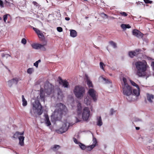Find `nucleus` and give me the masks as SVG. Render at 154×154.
<instances>
[{
	"label": "nucleus",
	"mask_w": 154,
	"mask_h": 154,
	"mask_svg": "<svg viewBox=\"0 0 154 154\" xmlns=\"http://www.w3.org/2000/svg\"><path fill=\"white\" fill-rule=\"evenodd\" d=\"M135 65L137 69L136 75L139 77H146V79L151 76L150 71H146L148 66L145 60L138 61L135 63Z\"/></svg>",
	"instance_id": "obj_1"
},
{
	"label": "nucleus",
	"mask_w": 154,
	"mask_h": 154,
	"mask_svg": "<svg viewBox=\"0 0 154 154\" xmlns=\"http://www.w3.org/2000/svg\"><path fill=\"white\" fill-rule=\"evenodd\" d=\"M56 106L57 108L55 110L51 116L52 122L60 120L63 115L66 114L67 111L66 106L61 103H57Z\"/></svg>",
	"instance_id": "obj_2"
},
{
	"label": "nucleus",
	"mask_w": 154,
	"mask_h": 154,
	"mask_svg": "<svg viewBox=\"0 0 154 154\" xmlns=\"http://www.w3.org/2000/svg\"><path fill=\"white\" fill-rule=\"evenodd\" d=\"M123 94L126 97V98L128 101L131 102L134 100L132 98V90L131 87L128 85H122Z\"/></svg>",
	"instance_id": "obj_3"
},
{
	"label": "nucleus",
	"mask_w": 154,
	"mask_h": 154,
	"mask_svg": "<svg viewBox=\"0 0 154 154\" xmlns=\"http://www.w3.org/2000/svg\"><path fill=\"white\" fill-rule=\"evenodd\" d=\"M85 88L79 86H76L74 90V93L76 97L77 98H80L83 96V94L85 93Z\"/></svg>",
	"instance_id": "obj_4"
},
{
	"label": "nucleus",
	"mask_w": 154,
	"mask_h": 154,
	"mask_svg": "<svg viewBox=\"0 0 154 154\" xmlns=\"http://www.w3.org/2000/svg\"><path fill=\"white\" fill-rule=\"evenodd\" d=\"M32 105L33 109L37 111V113L38 115H41L43 112V111L42 106L39 101L37 100H35L32 103Z\"/></svg>",
	"instance_id": "obj_5"
},
{
	"label": "nucleus",
	"mask_w": 154,
	"mask_h": 154,
	"mask_svg": "<svg viewBox=\"0 0 154 154\" xmlns=\"http://www.w3.org/2000/svg\"><path fill=\"white\" fill-rule=\"evenodd\" d=\"M45 91L48 95L51 94L54 91V86L51 84L48 83L45 84Z\"/></svg>",
	"instance_id": "obj_6"
},
{
	"label": "nucleus",
	"mask_w": 154,
	"mask_h": 154,
	"mask_svg": "<svg viewBox=\"0 0 154 154\" xmlns=\"http://www.w3.org/2000/svg\"><path fill=\"white\" fill-rule=\"evenodd\" d=\"M90 112L89 109L88 107H85L83 109L82 116L84 120L87 121L90 116Z\"/></svg>",
	"instance_id": "obj_7"
},
{
	"label": "nucleus",
	"mask_w": 154,
	"mask_h": 154,
	"mask_svg": "<svg viewBox=\"0 0 154 154\" xmlns=\"http://www.w3.org/2000/svg\"><path fill=\"white\" fill-rule=\"evenodd\" d=\"M88 93L94 102H96L97 100V96L96 95V91L93 88L89 89Z\"/></svg>",
	"instance_id": "obj_8"
},
{
	"label": "nucleus",
	"mask_w": 154,
	"mask_h": 154,
	"mask_svg": "<svg viewBox=\"0 0 154 154\" xmlns=\"http://www.w3.org/2000/svg\"><path fill=\"white\" fill-rule=\"evenodd\" d=\"M58 81L60 85H61L64 88H68L69 87V82L66 80H63L61 77L59 76Z\"/></svg>",
	"instance_id": "obj_9"
},
{
	"label": "nucleus",
	"mask_w": 154,
	"mask_h": 154,
	"mask_svg": "<svg viewBox=\"0 0 154 154\" xmlns=\"http://www.w3.org/2000/svg\"><path fill=\"white\" fill-rule=\"evenodd\" d=\"M68 129V127H67L66 123L63 124L62 127L59 129L57 130L56 131L59 134H62L65 132Z\"/></svg>",
	"instance_id": "obj_10"
},
{
	"label": "nucleus",
	"mask_w": 154,
	"mask_h": 154,
	"mask_svg": "<svg viewBox=\"0 0 154 154\" xmlns=\"http://www.w3.org/2000/svg\"><path fill=\"white\" fill-rule=\"evenodd\" d=\"M68 129V127H67L66 123L63 124L62 127L59 129L57 130L56 131L59 134H62L65 132Z\"/></svg>",
	"instance_id": "obj_11"
},
{
	"label": "nucleus",
	"mask_w": 154,
	"mask_h": 154,
	"mask_svg": "<svg viewBox=\"0 0 154 154\" xmlns=\"http://www.w3.org/2000/svg\"><path fill=\"white\" fill-rule=\"evenodd\" d=\"M141 51L139 49H136L134 51H131L128 52V55L131 58H133L134 56L138 55Z\"/></svg>",
	"instance_id": "obj_12"
},
{
	"label": "nucleus",
	"mask_w": 154,
	"mask_h": 154,
	"mask_svg": "<svg viewBox=\"0 0 154 154\" xmlns=\"http://www.w3.org/2000/svg\"><path fill=\"white\" fill-rule=\"evenodd\" d=\"M132 33L134 35L138 38L142 37L143 36V34L140 31L136 29L133 30Z\"/></svg>",
	"instance_id": "obj_13"
},
{
	"label": "nucleus",
	"mask_w": 154,
	"mask_h": 154,
	"mask_svg": "<svg viewBox=\"0 0 154 154\" xmlns=\"http://www.w3.org/2000/svg\"><path fill=\"white\" fill-rule=\"evenodd\" d=\"M96 124L99 127L101 126L103 124L102 118L100 116H97L96 118Z\"/></svg>",
	"instance_id": "obj_14"
},
{
	"label": "nucleus",
	"mask_w": 154,
	"mask_h": 154,
	"mask_svg": "<svg viewBox=\"0 0 154 154\" xmlns=\"http://www.w3.org/2000/svg\"><path fill=\"white\" fill-rule=\"evenodd\" d=\"M140 94V88H139V89H134L133 90V92L132 91V96L133 95H134L136 97H138Z\"/></svg>",
	"instance_id": "obj_15"
},
{
	"label": "nucleus",
	"mask_w": 154,
	"mask_h": 154,
	"mask_svg": "<svg viewBox=\"0 0 154 154\" xmlns=\"http://www.w3.org/2000/svg\"><path fill=\"white\" fill-rule=\"evenodd\" d=\"M44 116L45 117V122L46 125L48 126H50L51 125V123L50 121L48 115L45 114Z\"/></svg>",
	"instance_id": "obj_16"
},
{
	"label": "nucleus",
	"mask_w": 154,
	"mask_h": 154,
	"mask_svg": "<svg viewBox=\"0 0 154 154\" xmlns=\"http://www.w3.org/2000/svg\"><path fill=\"white\" fill-rule=\"evenodd\" d=\"M82 107L81 103L78 102L77 105V112L78 116H81L82 113Z\"/></svg>",
	"instance_id": "obj_17"
},
{
	"label": "nucleus",
	"mask_w": 154,
	"mask_h": 154,
	"mask_svg": "<svg viewBox=\"0 0 154 154\" xmlns=\"http://www.w3.org/2000/svg\"><path fill=\"white\" fill-rule=\"evenodd\" d=\"M154 98V96L152 94H149L148 93L147 94V99L148 101L150 103L153 102L152 100Z\"/></svg>",
	"instance_id": "obj_18"
},
{
	"label": "nucleus",
	"mask_w": 154,
	"mask_h": 154,
	"mask_svg": "<svg viewBox=\"0 0 154 154\" xmlns=\"http://www.w3.org/2000/svg\"><path fill=\"white\" fill-rule=\"evenodd\" d=\"M24 132H20L18 131L16 132L15 134L14 135L13 137L15 139L19 138V137L20 135H23L24 134Z\"/></svg>",
	"instance_id": "obj_19"
},
{
	"label": "nucleus",
	"mask_w": 154,
	"mask_h": 154,
	"mask_svg": "<svg viewBox=\"0 0 154 154\" xmlns=\"http://www.w3.org/2000/svg\"><path fill=\"white\" fill-rule=\"evenodd\" d=\"M45 94L43 91V89L41 88L40 89V97L41 100L43 101L44 102L45 101Z\"/></svg>",
	"instance_id": "obj_20"
},
{
	"label": "nucleus",
	"mask_w": 154,
	"mask_h": 154,
	"mask_svg": "<svg viewBox=\"0 0 154 154\" xmlns=\"http://www.w3.org/2000/svg\"><path fill=\"white\" fill-rule=\"evenodd\" d=\"M25 137L23 135H20L19 137V144L21 146H23L24 145V140Z\"/></svg>",
	"instance_id": "obj_21"
},
{
	"label": "nucleus",
	"mask_w": 154,
	"mask_h": 154,
	"mask_svg": "<svg viewBox=\"0 0 154 154\" xmlns=\"http://www.w3.org/2000/svg\"><path fill=\"white\" fill-rule=\"evenodd\" d=\"M70 31V36L73 38L76 37L77 36V33L76 31L73 29H71Z\"/></svg>",
	"instance_id": "obj_22"
},
{
	"label": "nucleus",
	"mask_w": 154,
	"mask_h": 154,
	"mask_svg": "<svg viewBox=\"0 0 154 154\" xmlns=\"http://www.w3.org/2000/svg\"><path fill=\"white\" fill-rule=\"evenodd\" d=\"M86 76L87 78L86 82L88 87L89 88L93 87V85L92 82L89 79L87 76L86 75Z\"/></svg>",
	"instance_id": "obj_23"
},
{
	"label": "nucleus",
	"mask_w": 154,
	"mask_h": 154,
	"mask_svg": "<svg viewBox=\"0 0 154 154\" xmlns=\"http://www.w3.org/2000/svg\"><path fill=\"white\" fill-rule=\"evenodd\" d=\"M41 46V44L38 43H33L31 45L32 47L35 49H39Z\"/></svg>",
	"instance_id": "obj_24"
},
{
	"label": "nucleus",
	"mask_w": 154,
	"mask_h": 154,
	"mask_svg": "<svg viewBox=\"0 0 154 154\" xmlns=\"http://www.w3.org/2000/svg\"><path fill=\"white\" fill-rule=\"evenodd\" d=\"M97 141L96 138L93 137V144L92 145H91V149H93L96 146L97 143Z\"/></svg>",
	"instance_id": "obj_25"
},
{
	"label": "nucleus",
	"mask_w": 154,
	"mask_h": 154,
	"mask_svg": "<svg viewBox=\"0 0 154 154\" xmlns=\"http://www.w3.org/2000/svg\"><path fill=\"white\" fill-rule=\"evenodd\" d=\"M22 101L23 102L22 105L23 106H26L27 105V103L26 100L25 99L24 96L23 95L22 96Z\"/></svg>",
	"instance_id": "obj_26"
},
{
	"label": "nucleus",
	"mask_w": 154,
	"mask_h": 154,
	"mask_svg": "<svg viewBox=\"0 0 154 154\" xmlns=\"http://www.w3.org/2000/svg\"><path fill=\"white\" fill-rule=\"evenodd\" d=\"M60 148V146L59 145H55L54 146L51 147V149L54 151H56L58 150Z\"/></svg>",
	"instance_id": "obj_27"
},
{
	"label": "nucleus",
	"mask_w": 154,
	"mask_h": 154,
	"mask_svg": "<svg viewBox=\"0 0 154 154\" xmlns=\"http://www.w3.org/2000/svg\"><path fill=\"white\" fill-rule=\"evenodd\" d=\"M84 101L85 103L87 106L90 105L91 104V101L88 97L85 98Z\"/></svg>",
	"instance_id": "obj_28"
},
{
	"label": "nucleus",
	"mask_w": 154,
	"mask_h": 154,
	"mask_svg": "<svg viewBox=\"0 0 154 154\" xmlns=\"http://www.w3.org/2000/svg\"><path fill=\"white\" fill-rule=\"evenodd\" d=\"M130 82L131 84L133 86L135 87L137 89H139V87L138 85L131 80H130Z\"/></svg>",
	"instance_id": "obj_29"
},
{
	"label": "nucleus",
	"mask_w": 154,
	"mask_h": 154,
	"mask_svg": "<svg viewBox=\"0 0 154 154\" xmlns=\"http://www.w3.org/2000/svg\"><path fill=\"white\" fill-rule=\"evenodd\" d=\"M5 5L6 6L11 7L12 5H13V3H11L9 2H8L6 0H5L4 2Z\"/></svg>",
	"instance_id": "obj_30"
},
{
	"label": "nucleus",
	"mask_w": 154,
	"mask_h": 154,
	"mask_svg": "<svg viewBox=\"0 0 154 154\" xmlns=\"http://www.w3.org/2000/svg\"><path fill=\"white\" fill-rule=\"evenodd\" d=\"M11 80L13 84H15V85H17L19 81V79L17 78H13Z\"/></svg>",
	"instance_id": "obj_31"
},
{
	"label": "nucleus",
	"mask_w": 154,
	"mask_h": 154,
	"mask_svg": "<svg viewBox=\"0 0 154 154\" xmlns=\"http://www.w3.org/2000/svg\"><path fill=\"white\" fill-rule=\"evenodd\" d=\"M58 98H62L63 97V95L62 92L61 91H59L57 93Z\"/></svg>",
	"instance_id": "obj_32"
},
{
	"label": "nucleus",
	"mask_w": 154,
	"mask_h": 154,
	"mask_svg": "<svg viewBox=\"0 0 154 154\" xmlns=\"http://www.w3.org/2000/svg\"><path fill=\"white\" fill-rule=\"evenodd\" d=\"M79 145L81 149L82 150H85L86 148V146L85 145L81 143H79Z\"/></svg>",
	"instance_id": "obj_33"
},
{
	"label": "nucleus",
	"mask_w": 154,
	"mask_h": 154,
	"mask_svg": "<svg viewBox=\"0 0 154 154\" xmlns=\"http://www.w3.org/2000/svg\"><path fill=\"white\" fill-rule=\"evenodd\" d=\"M133 121L135 122H141L142 120L138 118L134 117L133 119Z\"/></svg>",
	"instance_id": "obj_34"
},
{
	"label": "nucleus",
	"mask_w": 154,
	"mask_h": 154,
	"mask_svg": "<svg viewBox=\"0 0 154 154\" xmlns=\"http://www.w3.org/2000/svg\"><path fill=\"white\" fill-rule=\"evenodd\" d=\"M110 44L114 48H116V44L113 41H111L109 42Z\"/></svg>",
	"instance_id": "obj_35"
},
{
	"label": "nucleus",
	"mask_w": 154,
	"mask_h": 154,
	"mask_svg": "<svg viewBox=\"0 0 154 154\" xmlns=\"http://www.w3.org/2000/svg\"><path fill=\"white\" fill-rule=\"evenodd\" d=\"M33 69L32 68H29L28 69L27 71V73L29 74H31L32 73V72L33 71Z\"/></svg>",
	"instance_id": "obj_36"
},
{
	"label": "nucleus",
	"mask_w": 154,
	"mask_h": 154,
	"mask_svg": "<svg viewBox=\"0 0 154 154\" xmlns=\"http://www.w3.org/2000/svg\"><path fill=\"white\" fill-rule=\"evenodd\" d=\"M46 45V42L45 44H44L43 45H41V46L40 47L39 49H41L43 51H45L46 50V48L44 47V46H45Z\"/></svg>",
	"instance_id": "obj_37"
},
{
	"label": "nucleus",
	"mask_w": 154,
	"mask_h": 154,
	"mask_svg": "<svg viewBox=\"0 0 154 154\" xmlns=\"http://www.w3.org/2000/svg\"><path fill=\"white\" fill-rule=\"evenodd\" d=\"M41 60L40 59L38 60V61H36L34 63V66H35L37 68L38 66V64L39 63H40Z\"/></svg>",
	"instance_id": "obj_38"
},
{
	"label": "nucleus",
	"mask_w": 154,
	"mask_h": 154,
	"mask_svg": "<svg viewBox=\"0 0 154 154\" xmlns=\"http://www.w3.org/2000/svg\"><path fill=\"white\" fill-rule=\"evenodd\" d=\"M102 79L105 82V83L106 84H109L111 83L110 81L108 79H106V78L101 77Z\"/></svg>",
	"instance_id": "obj_39"
},
{
	"label": "nucleus",
	"mask_w": 154,
	"mask_h": 154,
	"mask_svg": "<svg viewBox=\"0 0 154 154\" xmlns=\"http://www.w3.org/2000/svg\"><path fill=\"white\" fill-rule=\"evenodd\" d=\"M33 29L37 35H38L41 32L40 30L35 27H33Z\"/></svg>",
	"instance_id": "obj_40"
},
{
	"label": "nucleus",
	"mask_w": 154,
	"mask_h": 154,
	"mask_svg": "<svg viewBox=\"0 0 154 154\" xmlns=\"http://www.w3.org/2000/svg\"><path fill=\"white\" fill-rule=\"evenodd\" d=\"M104 64L102 62H100V68L102 69L103 71H104V69L103 67V66H104Z\"/></svg>",
	"instance_id": "obj_41"
},
{
	"label": "nucleus",
	"mask_w": 154,
	"mask_h": 154,
	"mask_svg": "<svg viewBox=\"0 0 154 154\" xmlns=\"http://www.w3.org/2000/svg\"><path fill=\"white\" fill-rule=\"evenodd\" d=\"M126 24H122L121 25V28L124 30H125L126 29Z\"/></svg>",
	"instance_id": "obj_42"
},
{
	"label": "nucleus",
	"mask_w": 154,
	"mask_h": 154,
	"mask_svg": "<svg viewBox=\"0 0 154 154\" xmlns=\"http://www.w3.org/2000/svg\"><path fill=\"white\" fill-rule=\"evenodd\" d=\"M122 80H123V81L124 82V84H122V85H125V84L128 85L127 83V79L123 77Z\"/></svg>",
	"instance_id": "obj_43"
},
{
	"label": "nucleus",
	"mask_w": 154,
	"mask_h": 154,
	"mask_svg": "<svg viewBox=\"0 0 154 154\" xmlns=\"http://www.w3.org/2000/svg\"><path fill=\"white\" fill-rule=\"evenodd\" d=\"M13 84V83L12 82V80H9L8 82V85L9 87H11Z\"/></svg>",
	"instance_id": "obj_44"
},
{
	"label": "nucleus",
	"mask_w": 154,
	"mask_h": 154,
	"mask_svg": "<svg viewBox=\"0 0 154 154\" xmlns=\"http://www.w3.org/2000/svg\"><path fill=\"white\" fill-rule=\"evenodd\" d=\"M101 15L102 17L103 18L106 17V18H108V15L103 13H102Z\"/></svg>",
	"instance_id": "obj_45"
},
{
	"label": "nucleus",
	"mask_w": 154,
	"mask_h": 154,
	"mask_svg": "<svg viewBox=\"0 0 154 154\" xmlns=\"http://www.w3.org/2000/svg\"><path fill=\"white\" fill-rule=\"evenodd\" d=\"M21 42L23 45H25L26 43V40L25 38H23L21 40Z\"/></svg>",
	"instance_id": "obj_46"
},
{
	"label": "nucleus",
	"mask_w": 154,
	"mask_h": 154,
	"mask_svg": "<svg viewBox=\"0 0 154 154\" xmlns=\"http://www.w3.org/2000/svg\"><path fill=\"white\" fill-rule=\"evenodd\" d=\"M144 2L146 4H152V2L149 0H143Z\"/></svg>",
	"instance_id": "obj_47"
},
{
	"label": "nucleus",
	"mask_w": 154,
	"mask_h": 154,
	"mask_svg": "<svg viewBox=\"0 0 154 154\" xmlns=\"http://www.w3.org/2000/svg\"><path fill=\"white\" fill-rule=\"evenodd\" d=\"M57 31L59 32H61L63 31V29L60 27H58L57 28Z\"/></svg>",
	"instance_id": "obj_48"
},
{
	"label": "nucleus",
	"mask_w": 154,
	"mask_h": 154,
	"mask_svg": "<svg viewBox=\"0 0 154 154\" xmlns=\"http://www.w3.org/2000/svg\"><path fill=\"white\" fill-rule=\"evenodd\" d=\"M8 15V14H6L5 15H4L3 16V20L5 22H6V20L7 19Z\"/></svg>",
	"instance_id": "obj_49"
},
{
	"label": "nucleus",
	"mask_w": 154,
	"mask_h": 154,
	"mask_svg": "<svg viewBox=\"0 0 154 154\" xmlns=\"http://www.w3.org/2000/svg\"><path fill=\"white\" fill-rule=\"evenodd\" d=\"M120 14L121 15H123L125 17L127 16L128 15V14L124 12H121L120 13Z\"/></svg>",
	"instance_id": "obj_50"
},
{
	"label": "nucleus",
	"mask_w": 154,
	"mask_h": 154,
	"mask_svg": "<svg viewBox=\"0 0 154 154\" xmlns=\"http://www.w3.org/2000/svg\"><path fill=\"white\" fill-rule=\"evenodd\" d=\"M38 35L39 38H42L44 37V35L41 32L39 33Z\"/></svg>",
	"instance_id": "obj_51"
},
{
	"label": "nucleus",
	"mask_w": 154,
	"mask_h": 154,
	"mask_svg": "<svg viewBox=\"0 0 154 154\" xmlns=\"http://www.w3.org/2000/svg\"><path fill=\"white\" fill-rule=\"evenodd\" d=\"M73 141H74V142L76 144H78L79 145V143H80L75 138H73Z\"/></svg>",
	"instance_id": "obj_52"
},
{
	"label": "nucleus",
	"mask_w": 154,
	"mask_h": 154,
	"mask_svg": "<svg viewBox=\"0 0 154 154\" xmlns=\"http://www.w3.org/2000/svg\"><path fill=\"white\" fill-rule=\"evenodd\" d=\"M115 111H114L113 109L112 108L110 110V115H112L114 113Z\"/></svg>",
	"instance_id": "obj_53"
},
{
	"label": "nucleus",
	"mask_w": 154,
	"mask_h": 154,
	"mask_svg": "<svg viewBox=\"0 0 154 154\" xmlns=\"http://www.w3.org/2000/svg\"><path fill=\"white\" fill-rule=\"evenodd\" d=\"M5 56H6V58H7L8 57V56H10V57L11 56V55L8 54H2V57H5Z\"/></svg>",
	"instance_id": "obj_54"
},
{
	"label": "nucleus",
	"mask_w": 154,
	"mask_h": 154,
	"mask_svg": "<svg viewBox=\"0 0 154 154\" xmlns=\"http://www.w3.org/2000/svg\"><path fill=\"white\" fill-rule=\"evenodd\" d=\"M0 6L1 8H4V5L3 1L2 0H0Z\"/></svg>",
	"instance_id": "obj_55"
},
{
	"label": "nucleus",
	"mask_w": 154,
	"mask_h": 154,
	"mask_svg": "<svg viewBox=\"0 0 154 154\" xmlns=\"http://www.w3.org/2000/svg\"><path fill=\"white\" fill-rule=\"evenodd\" d=\"M86 149L87 150H88V151H90L92 149H91V145L89 146H88L87 147H86Z\"/></svg>",
	"instance_id": "obj_56"
},
{
	"label": "nucleus",
	"mask_w": 154,
	"mask_h": 154,
	"mask_svg": "<svg viewBox=\"0 0 154 154\" xmlns=\"http://www.w3.org/2000/svg\"><path fill=\"white\" fill-rule=\"evenodd\" d=\"M32 3L35 6H39V5L36 2H35V1L33 2Z\"/></svg>",
	"instance_id": "obj_57"
},
{
	"label": "nucleus",
	"mask_w": 154,
	"mask_h": 154,
	"mask_svg": "<svg viewBox=\"0 0 154 154\" xmlns=\"http://www.w3.org/2000/svg\"><path fill=\"white\" fill-rule=\"evenodd\" d=\"M151 65L152 69L154 71V61H153L152 62Z\"/></svg>",
	"instance_id": "obj_58"
},
{
	"label": "nucleus",
	"mask_w": 154,
	"mask_h": 154,
	"mask_svg": "<svg viewBox=\"0 0 154 154\" xmlns=\"http://www.w3.org/2000/svg\"><path fill=\"white\" fill-rule=\"evenodd\" d=\"M126 29H129L131 27L129 24H126Z\"/></svg>",
	"instance_id": "obj_59"
},
{
	"label": "nucleus",
	"mask_w": 154,
	"mask_h": 154,
	"mask_svg": "<svg viewBox=\"0 0 154 154\" xmlns=\"http://www.w3.org/2000/svg\"><path fill=\"white\" fill-rule=\"evenodd\" d=\"M76 122H80V120L79 119H78L77 117H76Z\"/></svg>",
	"instance_id": "obj_60"
},
{
	"label": "nucleus",
	"mask_w": 154,
	"mask_h": 154,
	"mask_svg": "<svg viewBox=\"0 0 154 154\" xmlns=\"http://www.w3.org/2000/svg\"><path fill=\"white\" fill-rule=\"evenodd\" d=\"M65 19L66 20L68 21L70 20V18L69 17H65Z\"/></svg>",
	"instance_id": "obj_61"
},
{
	"label": "nucleus",
	"mask_w": 154,
	"mask_h": 154,
	"mask_svg": "<svg viewBox=\"0 0 154 154\" xmlns=\"http://www.w3.org/2000/svg\"><path fill=\"white\" fill-rule=\"evenodd\" d=\"M109 17L110 19H111V20H114L116 18H115L114 17H113L110 16Z\"/></svg>",
	"instance_id": "obj_62"
},
{
	"label": "nucleus",
	"mask_w": 154,
	"mask_h": 154,
	"mask_svg": "<svg viewBox=\"0 0 154 154\" xmlns=\"http://www.w3.org/2000/svg\"><path fill=\"white\" fill-rule=\"evenodd\" d=\"M151 130L152 131V133H154V126H153L151 129Z\"/></svg>",
	"instance_id": "obj_63"
},
{
	"label": "nucleus",
	"mask_w": 154,
	"mask_h": 154,
	"mask_svg": "<svg viewBox=\"0 0 154 154\" xmlns=\"http://www.w3.org/2000/svg\"><path fill=\"white\" fill-rule=\"evenodd\" d=\"M136 129L137 130H139L140 129V127H135Z\"/></svg>",
	"instance_id": "obj_64"
}]
</instances>
